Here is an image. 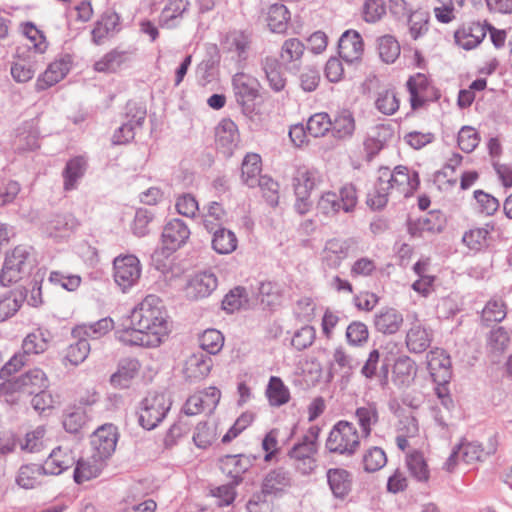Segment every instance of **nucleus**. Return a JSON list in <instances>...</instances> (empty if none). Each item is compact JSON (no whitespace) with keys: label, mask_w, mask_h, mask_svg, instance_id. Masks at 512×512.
Returning <instances> with one entry per match:
<instances>
[{"label":"nucleus","mask_w":512,"mask_h":512,"mask_svg":"<svg viewBox=\"0 0 512 512\" xmlns=\"http://www.w3.org/2000/svg\"><path fill=\"white\" fill-rule=\"evenodd\" d=\"M169 333L167 312L156 295L146 296L115 329V337L122 344L146 348L158 347Z\"/></svg>","instance_id":"1"},{"label":"nucleus","mask_w":512,"mask_h":512,"mask_svg":"<svg viewBox=\"0 0 512 512\" xmlns=\"http://www.w3.org/2000/svg\"><path fill=\"white\" fill-rule=\"evenodd\" d=\"M34 265L32 248L24 245L16 246L5 256L0 271V284L6 287L20 281L31 273Z\"/></svg>","instance_id":"2"},{"label":"nucleus","mask_w":512,"mask_h":512,"mask_svg":"<svg viewBox=\"0 0 512 512\" xmlns=\"http://www.w3.org/2000/svg\"><path fill=\"white\" fill-rule=\"evenodd\" d=\"M360 446V437L353 423L339 421L331 429L326 440V448L331 453L352 456Z\"/></svg>","instance_id":"3"},{"label":"nucleus","mask_w":512,"mask_h":512,"mask_svg":"<svg viewBox=\"0 0 512 512\" xmlns=\"http://www.w3.org/2000/svg\"><path fill=\"white\" fill-rule=\"evenodd\" d=\"M171 401L164 393H150L140 404L138 422L146 430L156 428L171 408Z\"/></svg>","instance_id":"4"},{"label":"nucleus","mask_w":512,"mask_h":512,"mask_svg":"<svg viewBox=\"0 0 512 512\" xmlns=\"http://www.w3.org/2000/svg\"><path fill=\"white\" fill-rule=\"evenodd\" d=\"M114 280L123 292L133 287L140 279L141 265L134 255L118 256L113 262Z\"/></svg>","instance_id":"5"},{"label":"nucleus","mask_w":512,"mask_h":512,"mask_svg":"<svg viewBox=\"0 0 512 512\" xmlns=\"http://www.w3.org/2000/svg\"><path fill=\"white\" fill-rule=\"evenodd\" d=\"M359 365L358 360L343 347H337L332 354V359L329 362L327 380L330 382L335 375L340 376L342 385H347L355 370Z\"/></svg>","instance_id":"6"},{"label":"nucleus","mask_w":512,"mask_h":512,"mask_svg":"<svg viewBox=\"0 0 512 512\" xmlns=\"http://www.w3.org/2000/svg\"><path fill=\"white\" fill-rule=\"evenodd\" d=\"M382 183L391 184L392 190H397L400 194L408 196L412 194L419 185L418 174L410 173L407 167L397 166L393 171L389 168H381Z\"/></svg>","instance_id":"7"},{"label":"nucleus","mask_w":512,"mask_h":512,"mask_svg":"<svg viewBox=\"0 0 512 512\" xmlns=\"http://www.w3.org/2000/svg\"><path fill=\"white\" fill-rule=\"evenodd\" d=\"M78 225V220L71 213H57L43 223L42 229L50 238L64 239L74 233Z\"/></svg>","instance_id":"8"},{"label":"nucleus","mask_w":512,"mask_h":512,"mask_svg":"<svg viewBox=\"0 0 512 512\" xmlns=\"http://www.w3.org/2000/svg\"><path fill=\"white\" fill-rule=\"evenodd\" d=\"M218 286V279L211 270L194 274L188 281L185 292L190 299L198 300L210 296Z\"/></svg>","instance_id":"9"},{"label":"nucleus","mask_w":512,"mask_h":512,"mask_svg":"<svg viewBox=\"0 0 512 512\" xmlns=\"http://www.w3.org/2000/svg\"><path fill=\"white\" fill-rule=\"evenodd\" d=\"M118 440L117 428L105 424L98 428L91 437V447L94 455L104 460L115 451Z\"/></svg>","instance_id":"10"},{"label":"nucleus","mask_w":512,"mask_h":512,"mask_svg":"<svg viewBox=\"0 0 512 512\" xmlns=\"http://www.w3.org/2000/svg\"><path fill=\"white\" fill-rule=\"evenodd\" d=\"M317 453V444L311 441L301 439L300 442L296 443L288 455L294 460L295 467L303 475H308L316 468L315 455Z\"/></svg>","instance_id":"11"},{"label":"nucleus","mask_w":512,"mask_h":512,"mask_svg":"<svg viewBox=\"0 0 512 512\" xmlns=\"http://www.w3.org/2000/svg\"><path fill=\"white\" fill-rule=\"evenodd\" d=\"M356 244L357 241L353 238L328 240L322 253L323 263L329 268H338Z\"/></svg>","instance_id":"12"},{"label":"nucleus","mask_w":512,"mask_h":512,"mask_svg":"<svg viewBox=\"0 0 512 512\" xmlns=\"http://www.w3.org/2000/svg\"><path fill=\"white\" fill-rule=\"evenodd\" d=\"M10 381L16 395L18 393L35 394L47 389L49 386V380L46 374L39 368L31 369Z\"/></svg>","instance_id":"13"},{"label":"nucleus","mask_w":512,"mask_h":512,"mask_svg":"<svg viewBox=\"0 0 512 512\" xmlns=\"http://www.w3.org/2000/svg\"><path fill=\"white\" fill-rule=\"evenodd\" d=\"M215 143L217 149L225 156L233 154L239 143V132L231 119H223L218 123L215 128Z\"/></svg>","instance_id":"14"},{"label":"nucleus","mask_w":512,"mask_h":512,"mask_svg":"<svg viewBox=\"0 0 512 512\" xmlns=\"http://www.w3.org/2000/svg\"><path fill=\"white\" fill-rule=\"evenodd\" d=\"M232 85L236 101L243 107L252 103L259 95L258 80L243 72L233 76Z\"/></svg>","instance_id":"15"},{"label":"nucleus","mask_w":512,"mask_h":512,"mask_svg":"<svg viewBox=\"0 0 512 512\" xmlns=\"http://www.w3.org/2000/svg\"><path fill=\"white\" fill-rule=\"evenodd\" d=\"M251 47V38L242 31H234L229 33L223 43V49L230 55L239 67L244 64L248 58Z\"/></svg>","instance_id":"16"},{"label":"nucleus","mask_w":512,"mask_h":512,"mask_svg":"<svg viewBox=\"0 0 512 512\" xmlns=\"http://www.w3.org/2000/svg\"><path fill=\"white\" fill-rule=\"evenodd\" d=\"M427 366L435 382L438 384L449 382L451 378V360L443 349L435 348L428 352Z\"/></svg>","instance_id":"17"},{"label":"nucleus","mask_w":512,"mask_h":512,"mask_svg":"<svg viewBox=\"0 0 512 512\" xmlns=\"http://www.w3.org/2000/svg\"><path fill=\"white\" fill-rule=\"evenodd\" d=\"M304 52L305 45L301 40L289 38L283 42L278 60L286 71L297 73L300 69Z\"/></svg>","instance_id":"18"},{"label":"nucleus","mask_w":512,"mask_h":512,"mask_svg":"<svg viewBox=\"0 0 512 512\" xmlns=\"http://www.w3.org/2000/svg\"><path fill=\"white\" fill-rule=\"evenodd\" d=\"M190 230L181 219L170 220L163 229L162 242L168 251H175L189 239Z\"/></svg>","instance_id":"19"},{"label":"nucleus","mask_w":512,"mask_h":512,"mask_svg":"<svg viewBox=\"0 0 512 512\" xmlns=\"http://www.w3.org/2000/svg\"><path fill=\"white\" fill-rule=\"evenodd\" d=\"M71 57L64 55L50 63L45 72L37 79L36 89L45 90L61 81L71 68Z\"/></svg>","instance_id":"20"},{"label":"nucleus","mask_w":512,"mask_h":512,"mask_svg":"<svg viewBox=\"0 0 512 512\" xmlns=\"http://www.w3.org/2000/svg\"><path fill=\"white\" fill-rule=\"evenodd\" d=\"M132 57L131 50L114 48L94 63V70L100 73H115L127 65Z\"/></svg>","instance_id":"21"},{"label":"nucleus","mask_w":512,"mask_h":512,"mask_svg":"<svg viewBox=\"0 0 512 512\" xmlns=\"http://www.w3.org/2000/svg\"><path fill=\"white\" fill-rule=\"evenodd\" d=\"M120 17L115 12H105L95 23L91 32L92 41L96 45L103 44L120 31Z\"/></svg>","instance_id":"22"},{"label":"nucleus","mask_w":512,"mask_h":512,"mask_svg":"<svg viewBox=\"0 0 512 512\" xmlns=\"http://www.w3.org/2000/svg\"><path fill=\"white\" fill-rule=\"evenodd\" d=\"M318 182L319 174L316 170L305 166L297 168L293 176V187L297 199L301 202L307 200Z\"/></svg>","instance_id":"23"},{"label":"nucleus","mask_w":512,"mask_h":512,"mask_svg":"<svg viewBox=\"0 0 512 512\" xmlns=\"http://www.w3.org/2000/svg\"><path fill=\"white\" fill-rule=\"evenodd\" d=\"M250 458L243 454L225 455L220 459V469L231 478L234 485L242 482V475L251 467Z\"/></svg>","instance_id":"24"},{"label":"nucleus","mask_w":512,"mask_h":512,"mask_svg":"<svg viewBox=\"0 0 512 512\" xmlns=\"http://www.w3.org/2000/svg\"><path fill=\"white\" fill-rule=\"evenodd\" d=\"M340 57L347 63L359 60L363 53V41L356 31H346L342 34L338 43Z\"/></svg>","instance_id":"25"},{"label":"nucleus","mask_w":512,"mask_h":512,"mask_svg":"<svg viewBox=\"0 0 512 512\" xmlns=\"http://www.w3.org/2000/svg\"><path fill=\"white\" fill-rule=\"evenodd\" d=\"M379 363L380 352L378 349H373L369 352L360 372L361 375L368 380L377 378L379 386L384 389L389 383L388 364L383 363L379 368Z\"/></svg>","instance_id":"26"},{"label":"nucleus","mask_w":512,"mask_h":512,"mask_svg":"<svg viewBox=\"0 0 512 512\" xmlns=\"http://www.w3.org/2000/svg\"><path fill=\"white\" fill-rule=\"evenodd\" d=\"M417 374L416 363L409 356H400L396 359L392 370V381L399 388L409 387Z\"/></svg>","instance_id":"27"},{"label":"nucleus","mask_w":512,"mask_h":512,"mask_svg":"<svg viewBox=\"0 0 512 512\" xmlns=\"http://www.w3.org/2000/svg\"><path fill=\"white\" fill-rule=\"evenodd\" d=\"M212 366V358L203 351H199L186 360L184 372L191 381H199L208 376Z\"/></svg>","instance_id":"28"},{"label":"nucleus","mask_w":512,"mask_h":512,"mask_svg":"<svg viewBox=\"0 0 512 512\" xmlns=\"http://www.w3.org/2000/svg\"><path fill=\"white\" fill-rule=\"evenodd\" d=\"M432 337V331L417 321L407 331L405 343L410 352L422 353L429 348Z\"/></svg>","instance_id":"29"},{"label":"nucleus","mask_w":512,"mask_h":512,"mask_svg":"<svg viewBox=\"0 0 512 512\" xmlns=\"http://www.w3.org/2000/svg\"><path fill=\"white\" fill-rule=\"evenodd\" d=\"M49 475H59L75 464V456L68 447L54 448L44 462Z\"/></svg>","instance_id":"30"},{"label":"nucleus","mask_w":512,"mask_h":512,"mask_svg":"<svg viewBox=\"0 0 512 512\" xmlns=\"http://www.w3.org/2000/svg\"><path fill=\"white\" fill-rule=\"evenodd\" d=\"M402 323V314L394 308H382L374 315L375 329L382 334H395Z\"/></svg>","instance_id":"31"},{"label":"nucleus","mask_w":512,"mask_h":512,"mask_svg":"<svg viewBox=\"0 0 512 512\" xmlns=\"http://www.w3.org/2000/svg\"><path fill=\"white\" fill-rule=\"evenodd\" d=\"M326 476L334 497L344 499L351 491L352 476L350 472L342 468H330Z\"/></svg>","instance_id":"32"},{"label":"nucleus","mask_w":512,"mask_h":512,"mask_svg":"<svg viewBox=\"0 0 512 512\" xmlns=\"http://www.w3.org/2000/svg\"><path fill=\"white\" fill-rule=\"evenodd\" d=\"M485 36V28L479 23L463 26L454 34L456 44L465 50H471L477 47Z\"/></svg>","instance_id":"33"},{"label":"nucleus","mask_w":512,"mask_h":512,"mask_svg":"<svg viewBox=\"0 0 512 512\" xmlns=\"http://www.w3.org/2000/svg\"><path fill=\"white\" fill-rule=\"evenodd\" d=\"M46 475H49L45 464L22 465L18 471L16 482L25 489H33L40 485Z\"/></svg>","instance_id":"34"},{"label":"nucleus","mask_w":512,"mask_h":512,"mask_svg":"<svg viewBox=\"0 0 512 512\" xmlns=\"http://www.w3.org/2000/svg\"><path fill=\"white\" fill-rule=\"evenodd\" d=\"M104 467V459L92 453L91 458L79 459L74 470V480L78 484L97 477Z\"/></svg>","instance_id":"35"},{"label":"nucleus","mask_w":512,"mask_h":512,"mask_svg":"<svg viewBox=\"0 0 512 512\" xmlns=\"http://www.w3.org/2000/svg\"><path fill=\"white\" fill-rule=\"evenodd\" d=\"M140 364L138 360L132 358L122 359L118 364V369L110 377V382L115 388H127L131 380L138 374Z\"/></svg>","instance_id":"36"},{"label":"nucleus","mask_w":512,"mask_h":512,"mask_svg":"<svg viewBox=\"0 0 512 512\" xmlns=\"http://www.w3.org/2000/svg\"><path fill=\"white\" fill-rule=\"evenodd\" d=\"M261 67L271 89L275 92L282 91L286 85V79L281 71L283 66L279 62L278 58L274 56L264 57L261 60Z\"/></svg>","instance_id":"37"},{"label":"nucleus","mask_w":512,"mask_h":512,"mask_svg":"<svg viewBox=\"0 0 512 512\" xmlns=\"http://www.w3.org/2000/svg\"><path fill=\"white\" fill-rule=\"evenodd\" d=\"M87 169V162L82 156L70 159L62 172L64 179V190L71 191L77 188L78 181L84 176Z\"/></svg>","instance_id":"38"},{"label":"nucleus","mask_w":512,"mask_h":512,"mask_svg":"<svg viewBox=\"0 0 512 512\" xmlns=\"http://www.w3.org/2000/svg\"><path fill=\"white\" fill-rule=\"evenodd\" d=\"M113 328L111 318H103L94 323L80 324L73 328V337H83L85 339H98L107 334Z\"/></svg>","instance_id":"39"},{"label":"nucleus","mask_w":512,"mask_h":512,"mask_svg":"<svg viewBox=\"0 0 512 512\" xmlns=\"http://www.w3.org/2000/svg\"><path fill=\"white\" fill-rule=\"evenodd\" d=\"M261 158L258 154L249 153L245 156L241 166L242 182L250 188H255L260 181Z\"/></svg>","instance_id":"40"},{"label":"nucleus","mask_w":512,"mask_h":512,"mask_svg":"<svg viewBox=\"0 0 512 512\" xmlns=\"http://www.w3.org/2000/svg\"><path fill=\"white\" fill-rule=\"evenodd\" d=\"M289 19L290 12L285 5L276 3L268 7L266 12V22L272 32H285Z\"/></svg>","instance_id":"41"},{"label":"nucleus","mask_w":512,"mask_h":512,"mask_svg":"<svg viewBox=\"0 0 512 512\" xmlns=\"http://www.w3.org/2000/svg\"><path fill=\"white\" fill-rule=\"evenodd\" d=\"M265 393L270 405L274 407L285 405L290 400L289 388L277 376L270 377Z\"/></svg>","instance_id":"42"},{"label":"nucleus","mask_w":512,"mask_h":512,"mask_svg":"<svg viewBox=\"0 0 512 512\" xmlns=\"http://www.w3.org/2000/svg\"><path fill=\"white\" fill-rule=\"evenodd\" d=\"M26 294L22 290H13L0 297V322L12 317L22 306Z\"/></svg>","instance_id":"43"},{"label":"nucleus","mask_w":512,"mask_h":512,"mask_svg":"<svg viewBox=\"0 0 512 512\" xmlns=\"http://www.w3.org/2000/svg\"><path fill=\"white\" fill-rule=\"evenodd\" d=\"M330 130L333 137L337 139L350 138L355 130V121L352 113L348 110L339 112L332 120Z\"/></svg>","instance_id":"44"},{"label":"nucleus","mask_w":512,"mask_h":512,"mask_svg":"<svg viewBox=\"0 0 512 512\" xmlns=\"http://www.w3.org/2000/svg\"><path fill=\"white\" fill-rule=\"evenodd\" d=\"M457 448L461 454V460L467 464L482 460L484 455H490L496 451V445L493 440H490L489 448L486 452L477 442L463 441L457 445Z\"/></svg>","instance_id":"45"},{"label":"nucleus","mask_w":512,"mask_h":512,"mask_svg":"<svg viewBox=\"0 0 512 512\" xmlns=\"http://www.w3.org/2000/svg\"><path fill=\"white\" fill-rule=\"evenodd\" d=\"M290 475L289 473L282 469H275L270 471L262 485V491L267 494H273L278 491H282L285 487L290 485Z\"/></svg>","instance_id":"46"},{"label":"nucleus","mask_w":512,"mask_h":512,"mask_svg":"<svg viewBox=\"0 0 512 512\" xmlns=\"http://www.w3.org/2000/svg\"><path fill=\"white\" fill-rule=\"evenodd\" d=\"M429 83L427 77L418 73L411 76L407 81V89L410 94V102L413 109H417L424 102L423 92L427 89Z\"/></svg>","instance_id":"47"},{"label":"nucleus","mask_w":512,"mask_h":512,"mask_svg":"<svg viewBox=\"0 0 512 512\" xmlns=\"http://www.w3.org/2000/svg\"><path fill=\"white\" fill-rule=\"evenodd\" d=\"M355 417L362 435L368 437L371 434L372 426L378 422V409L375 404L359 407L355 411Z\"/></svg>","instance_id":"48"},{"label":"nucleus","mask_w":512,"mask_h":512,"mask_svg":"<svg viewBox=\"0 0 512 512\" xmlns=\"http://www.w3.org/2000/svg\"><path fill=\"white\" fill-rule=\"evenodd\" d=\"M212 247L219 254H229L236 249L237 238L232 231L220 227L214 232Z\"/></svg>","instance_id":"49"},{"label":"nucleus","mask_w":512,"mask_h":512,"mask_svg":"<svg viewBox=\"0 0 512 512\" xmlns=\"http://www.w3.org/2000/svg\"><path fill=\"white\" fill-rule=\"evenodd\" d=\"M188 6L187 0H169L161 12L160 22L168 28L174 27L175 20L183 15Z\"/></svg>","instance_id":"50"},{"label":"nucleus","mask_w":512,"mask_h":512,"mask_svg":"<svg viewBox=\"0 0 512 512\" xmlns=\"http://www.w3.org/2000/svg\"><path fill=\"white\" fill-rule=\"evenodd\" d=\"M391 184L382 183V174L379 173L378 179L371 191L367 195V205L372 209L378 210L386 206Z\"/></svg>","instance_id":"51"},{"label":"nucleus","mask_w":512,"mask_h":512,"mask_svg":"<svg viewBox=\"0 0 512 512\" xmlns=\"http://www.w3.org/2000/svg\"><path fill=\"white\" fill-rule=\"evenodd\" d=\"M201 351L210 355H215L221 351L224 345L222 333L216 329H207L199 338Z\"/></svg>","instance_id":"52"},{"label":"nucleus","mask_w":512,"mask_h":512,"mask_svg":"<svg viewBox=\"0 0 512 512\" xmlns=\"http://www.w3.org/2000/svg\"><path fill=\"white\" fill-rule=\"evenodd\" d=\"M407 467L410 474L417 480L425 482L429 478V469L422 453L414 451L407 455Z\"/></svg>","instance_id":"53"},{"label":"nucleus","mask_w":512,"mask_h":512,"mask_svg":"<svg viewBox=\"0 0 512 512\" xmlns=\"http://www.w3.org/2000/svg\"><path fill=\"white\" fill-rule=\"evenodd\" d=\"M380 58L386 63H394L400 55V45L392 35H384L378 39Z\"/></svg>","instance_id":"54"},{"label":"nucleus","mask_w":512,"mask_h":512,"mask_svg":"<svg viewBox=\"0 0 512 512\" xmlns=\"http://www.w3.org/2000/svg\"><path fill=\"white\" fill-rule=\"evenodd\" d=\"M506 306L501 299H491L482 310L481 319L486 325L501 322L506 317Z\"/></svg>","instance_id":"55"},{"label":"nucleus","mask_w":512,"mask_h":512,"mask_svg":"<svg viewBox=\"0 0 512 512\" xmlns=\"http://www.w3.org/2000/svg\"><path fill=\"white\" fill-rule=\"evenodd\" d=\"M375 106L384 115H393L399 109V100L393 89H384L378 92Z\"/></svg>","instance_id":"56"},{"label":"nucleus","mask_w":512,"mask_h":512,"mask_svg":"<svg viewBox=\"0 0 512 512\" xmlns=\"http://www.w3.org/2000/svg\"><path fill=\"white\" fill-rule=\"evenodd\" d=\"M226 220V212L218 202H211L206 213L203 215V224L205 228L212 232L217 227H221Z\"/></svg>","instance_id":"57"},{"label":"nucleus","mask_w":512,"mask_h":512,"mask_svg":"<svg viewBox=\"0 0 512 512\" xmlns=\"http://www.w3.org/2000/svg\"><path fill=\"white\" fill-rule=\"evenodd\" d=\"M494 229L493 225L486 224L483 228H475L463 235V242L473 250H480L487 245V237Z\"/></svg>","instance_id":"58"},{"label":"nucleus","mask_w":512,"mask_h":512,"mask_svg":"<svg viewBox=\"0 0 512 512\" xmlns=\"http://www.w3.org/2000/svg\"><path fill=\"white\" fill-rule=\"evenodd\" d=\"M307 132L313 137L324 136L332 126V120L327 113H316L307 121Z\"/></svg>","instance_id":"59"},{"label":"nucleus","mask_w":512,"mask_h":512,"mask_svg":"<svg viewBox=\"0 0 512 512\" xmlns=\"http://www.w3.org/2000/svg\"><path fill=\"white\" fill-rule=\"evenodd\" d=\"M47 349V341L41 331L28 334L22 343V354L27 358L32 354L43 353Z\"/></svg>","instance_id":"60"},{"label":"nucleus","mask_w":512,"mask_h":512,"mask_svg":"<svg viewBox=\"0 0 512 512\" xmlns=\"http://www.w3.org/2000/svg\"><path fill=\"white\" fill-rule=\"evenodd\" d=\"M75 338L77 341L67 348L66 359L73 365H79L87 358L90 352V344L83 337Z\"/></svg>","instance_id":"61"},{"label":"nucleus","mask_w":512,"mask_h":512,"mask_svg":"<svg viewBox=\"0 0 512 512\" xmlns=\"http://www.w3.org/2000/svg\"><path fill=\"white\" fill-rule=\"evenodd\" d=\"M87 414L84 408L77 407L68 411L63 419V426L69 433H77L87 422Z\"/></svg>","instance_id":"62"},{"label":"nucleus","mask_w":512,"mask_h":512,"mask_svg":"<svg viewBox=\"0 0 512 512\" xmlns=\"http://www.w3.org/2000/svg\"><path fill=\"white\" fill-rule=\"evenodd\" d=\"M387 457L383 449L372 447L363 456L364 469L367 472H375L385 466Z\"/></svg>","instance_id":"63"},{"label":"nucleus","mask_w":512,"mask_h":512,"mask_svg":"<svg viewBox=\"0 0 512 512\" xmlns=\"http://www.w3.org/2000/svg\"><path fill=\"white\" fill-rule=\"evenodd\" d=\"M458 146L465 153H471L480 142L478 132L471 126H463L458 133Z\"/></svg>","instance_id":"64"}]
</instances>
